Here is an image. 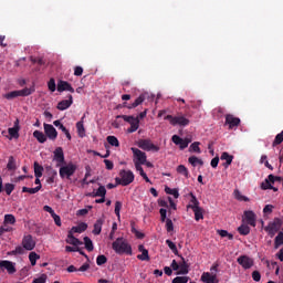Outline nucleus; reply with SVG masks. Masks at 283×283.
<instances>
[{
  "label": "nucleus",
  "instance_id": "f704fd0d",
  "mask_svg": "<svg viewBox=\"0 0 283 283\" xmlns=\"http://www.w3.org/2000/svg\"><path fill=\"white\" fill-rule=\"evenodd\" d=\"M221 160H226V167H229L233 163V156L229 155V153L224 151L221 155Z\"/></svg>",
  "mask_w": 283,
  "mask_h": 283
},
{
  "label": "nucleus",
  "instance_id": "423d86ee",
  "mask_svg": "<svg viewBox=\"0 0 283 283\" xmlns=\"http://www.w3.org/2000/svg\"><path fill=\"white\" fill-rule=\"evenodd\" d=\"M76 169H78V167L72 163H69L67 165L62 166L60 168V178L62 179L66 178L67 180H70V178H72V175L76 174Z\"/></svg>",
  "mask_w": 283,
  "mask_h": 283
},
{
  "label": "nucleus",
  "instance_id": "6e6d98bb",
  "mask_svg": "<svg viewBox=\"0 0 283 283\" xmlns=\"http://www.w3.org/2000/svg\"><path fill=\"white\" fill-rule=\"evenodd\" d=\"M24 249L23 245H18L11 253L12 255H23Z\"/></svg>",
  "mask_w": 283,
  "mask_h": 283
},
{
  "label": "nucleus",
  "instance_id": "5701e85b",
  "mask_svg": "<svg viewBox=\"0 0 283 283\" xmlns=\"http://www.w3.org/2000/svg\"><path fill=\"white\" fill-rule=\"evenodd\" d=\"M66 243L72 244L73 247H81V244H83V241H81L76 237H74V233L69 232Z\"/></svg>",
  "mask_w": 283,
  "mask_h": 283
},
{
  "label": "nucleus",
  "instance_id": "a878e982",
  "mask_svg": "<svg viewBox=\"0 0 283 283\" xmlns=\"http://www.w3.org/2000/svg\"><path fill=\"white\" fill-rule=\"evenodd\" d=\"M85 231H87V223L81 222L78 226L72 227L69 233H83Z\"/></svg>",
  "mask_w": 283,
  "mask_h": 283
},
{
  "label": "nucleus",
  "instance_id": "7ed1b4c3",
  "mask_svg": "<svg viewBox=\"0 0 283 283\" xmlns=\"http://www.w3.org/2000/svg\"><path fill=\"white\" fill-rule=\"evenodd\" d=\"M112 249L118 255H123V253H126V255H132V245H129V243H127V241L123 238H117L113 242Z\"/></svg>",
  "mask_w": 283,
  "mask_h": 283
},
{
  "label": "nucleus",
  "instance_id": "37998d69",
  "mask_svg": "<svg viewBox=\"0 0 283 283\" xmlns=\"http://www.w3.org/2000/svg\"><path fill=\"white\" fill-rule=\"evenodd\" d=\"M33 92H34V88H28V87L18 91L19 96H30Z\"/></svg>",
  "mask_w": 283,
  "mask_h": 283
},
{
  "label": "nucleus",
  "instance_id": "aec40b11",
  "mask_svg": "<svg viewBox=\"0 0 283 283\" xmlns=\"http://www.w3.org/2000/svg\"><path fill=\"white\" fill-rule=\"evenodd\" d=\"M72 103H74V99L72 97V95H69V99H63L60 103H57V109H60V112H65V109H70V107H72Z\"/></svg>",
  "mask_w": 283,
  "mask_h": 283
},
{
  "label": "nucleus",
  "instance_id": "a211bd4d",
  "mask_svg": "<svg viewBox=\"0 0 283 283\" xmlns=\"http://www.w3.org/2000/svg\"><path fill=\"white\" fill-rule=\"evenodd\" d=\"M57 92H71V94H74V87H72V84H70V82L60 80L57 82Z\"/></svg>",
  "mask_w": 283,
  "mask_h": 283
},
{
  "label": "nucleus",
  "instance_id": "a18cd8bd",
  "mask_svg": "<svg viewBox=\"0 0 283 283\" xmlns=\"http://www.w3.org/2000/svg\"><path fill=\"white\" fill-rule=\"evenodd\" d=\"M96 264L97 266H103V264H107V256L104 254H101L96 258Z\"/></svg>",
  "mask_w": 283,
  "mask_h": 283
},
{
  "label": "nucleus",
  "instance_id": "9d476101",
  "mask_svg": "<svg viewBox=\"0 0 283 283\" xmlns=\"http://www.w3.org/2000/svg\"><path fill=\"white\" fill-rule=\"evenodd\" d=\"M138 147L144 149V151H160V147L154 145L149 139H140L138 142Z\"/></svg>",
  "mask_w": 283,
  "mask_h": 283
},
{
  "label": "nucleus",
  "instance_id": "9b49d317",
  "mask_svg": "<svg viewBox=\"0 0 283 283\" xmlns=\"http://www.w3.org/2000/svg\"><path fill=\"white\" fill-rule=\"evenodd\" d=\"M238 264H240V266H242V269H244L245 271L251 269L254 264L253 259H251V256L249 255H241L237 259Z\"/></svg>",
  "mask_w": 283,
  "mask_h": 283
},
{
  "label": "nucleus",
  "instance_id": "338daca9",
  "mask_svg": "<svg viewBox=\"0 0 283 283\" xmlns=\"http://www.w3.org/2000/svg\"><path fill=\"white\" fill-rule=\"evenodd\" d=\"M171 140H172V143H174L175 145H179V144L182 143V138H181L180 136H178V135H174V136L171 137Z\"/></svg>",
  "mask_w": 283,
  "mask_h": 283
},
{
  "label": "nucleus",
  "instance_id": "5fc2aeb1",
  "mask_svg": "<svg viewBox=\"0 0 283 283\" xmlns=\"http://www.w3.org/2000/svg\"><path fill=\"white\" fill-rule=\"evenodd\" d=\"M189 282V276H177L172 280V283H187Z\"/></svg>",
  "mask_w": 283,
  "mask_h": 283
},
{
  "label": "nucleus",
  "instance_id": "4be33fe9",
  "mask_svg": "<svg viewBox=\"0 0 283 283\" xmlns=\"http://www.w3.org/2000/svg\"><path fill=\"white\" fill-rule=\"evenodd\" d=\"M143 103H145V95L142 94L139 95L135 102L130 105H127V103H124V107H127V109H135V107H138V105H143Z\"/></svg>",
  "mask_w": 283,
  "mask_h": 283
},
{
  "label": "nucleus",
  "instance_id": "bf43d9fd",
  "mask_svg": "<svg viewBox=\"0 0 283 283\" xmlns=\"http://www.w3.org/2000/svg\"><path fill=\"white\" fill-rule=\"evenodd\" d=\"M48 87H49L50 92H56V82L54 81V78H51L49 81Z\"/></svg>",
  "mask_w": 283,
  "mask_h": 283
},
{
  "label": "nucleus",
  "instance_id": "39448f33",
  "mask_svg": "<svg viewBox=\"0 0 283 283\" xmlns=\"http://www.w3.org/2000/svg\"><path fill=\"white\" fill-rule=\"evenodd\" d=\"M211 273L203 272L201 275V282L205 283H220L218 280V264H214L210 269Z\"/></svg>",
  "mask_w": 283,
  "mask_h": 283
},
{
  "label": "nucleus",
  "instance_id": "680f3d73",
  "mask_svg": "<svg viewBox=\"0 0 283 283\" xmlns=\"http://www.w3.org/2000/svg\"><path fill=\"white\" fill-rule=\"evenodd\" d=\"M252 280H254V282H260V280H262V274H260V271L252 272Z\"/></svg>",
  "mask_w": 283,
  "mask_h": 283
},
{
  "label": "nucleus",
  "instance_id": "72a5a7b5",
  "mask_svg": "<svg viewBox=\"0 0 283 283\" xmlns=\"http://www.w3.org/2000/svg\"><path fill=\"white\" fill-rule=\"evenodd\" d=\"M34 176L35 178H41L43 176V166L39 165V163H34Z\"/></svg>",
  "mask_w": 283,
  "mask_h": 283
},
{
  "label": "nucleus",
  "instance_id": "e433bc0d",
  "mask_svg": "<svg viewBox=\"0 0 283 283\" xmlns=\"http://www.w3.org/2000/svg\"><path fill=\"white\" fill-rule=\"evenodd\" d=\"M76 129L80 138L85 137V126L83 125V122H77L76 123Z\"/></svg>",
  "mask_w": 283,
  "mask_h": 283
},
{
  "label": "nucleus",
  "instance_id": "e2e57ef3",
  "mask_svg": "<svg viewBox=\"0 0 283 283\" xmlns=\"http://www.w3.org/2000/svg\"><path fill=\"white\" fill-rule=\"evenodd\" d=\"M159 213H160V218H161V222H167V209H164V208H161L160 210H159Z\"/></svg>",
  "mask_w": 283,
  "mask_h": 283
},
{
  "label": "nucleus",
  "instance_id": "f257e3e1",
  "mask_svg": "<svg viewBox=\"0 0 283 283\" xmlns=\"http://www.w3.org/2000/svg\"><path fill=\"white\" fill-rule=\"evenodd\" d=\"M180 262H176V260H172L170 268L165 266L164 273L168 276L174 275V271L176 272V275H187L189 273V263H187V260H185V256H180Z\"/></svg>",
  "mask_w": 283,
  "mask_h": 283
},
{
  "label": "nucleus",
  "instance_id": "4c0bfd02",
  "mask_svg": "<svg viewBox=\"0 0 283 283\" xmlns=\"http://www.w3.org/2000/svg\"><path fill=\"white\" fill-rule=\"evenodd\" d=\"M84 244L86 251H94V243L92 242V239H90V237H84Z\"/></svg>",
  "mask_w": 283,
  "mask_h": 283
},
{
  "label": "nucleus",
  "instance_id": "c03bdc74",
  "mask_svg": "<svg viewBox=\"0 0 283 283\" xmlns=\"http://www.w3.org/2000/svg\"><path fill=\"white\" fill-rule=\"evenodd\" d=\"M9 132V136H11V138H19V127L14 126L8 129Z\"/></svg>",
  "mask_w": 283,
  "mask_h": 283
},
{
  "label": "nucleus",
  "instance_id": "ea45409f",
  "mask_svg": "<svg viewBox=\"0 0 283 283\" xmlns=\"http://www.w3.org/2000/svg\"><path fill=\"white\" fill-rule=\"evenodd\" d=\"M189 151H195V154H202L200 150V142H195L190 145Z\"/></svg>",
  "mask_w": 283,
  "mask_h": 283
},
{
  "label": "nucleus",
  "instance_id": "603ef678",
  "mask_svg": "<svg viewBox=\"0 0 283 283\" xmlns=\"http://www.w3.org/2000/svg\"><path fill=\"white\" fill-rule=\"evenodd\" d=\"M17 96H20L19 91H12L10 93H7L4 95V98H7L8 101H12V98H17Z\"/></svg>",
  "mask_w": 283,
  "mask_h": 283
},
{
  "label": "nucleus",
  "instance_id": "3c124183",
  "mask_svg": "<svg viewBox=\"0 0 283 283\" xmlns=\"http://www.w3.org/2000/svg\"><path fill=\"white\" fill-rule=\"evenodd\" d=\"M4 191H6L7 196H11L12 191H14V184H6Z\"/></svg>",
  "mask_w": 283,
  "mask_h": 283
},
{
  "label": "nucleus",
  "instance_id": "1a4fd4ad",
  "mask_svg": "<svg viewBox=\"0 0 283 283\" xmlns=\"http://www.w3.org/2000/svg\"><path fill=\"white\" fill-rule=\"evenodd\" d=\"M134 156V164L145 165L147 163V154L138 148H130Z\"/></svg>",
  "mask_w": 283,
  "mask_h": 283
},
{
  "label": "nucleus",
  "instance_id": "774afa93",
  "mask_svg": "<svg viewBox=\"0 0 283 283\" xmlns=\"http://www.w3.org/2000/svg\"><path fill=\"white\" fill-rule=\"evenodd\" d=\"M74 76H83V69L81 66L74 67Z\"/></svg>",
  "mask_w": 283,
  "mask_h": 283
},
{
  "label": "nucleus",
  "instance_id": "2f4dec72",
  "mask_svg": "<svg viewBox=\"0 0 283 283\" xmlns=\"http://www.w3.org/2000/svg\"><path fill=\"white\" fill-rule=\"evenodd\" d=\"M166 244L167 247L170 249V251H172V253L175 255H178V258H180L181 255L178 253V248L176 247V243H174V241L167 239L166 240Z\"/></svg>",
  "mask_w": 283,
  "mask_h": 283
},
{
  "label": "nucleus",
  "instance_id": "4d7b16f0",
  "mask_svg": "<svg viewBox=\"0 0 283 283\" xmlns=\"http://www.w3.org/2000/svg\"><path fill=\"white\" fill-rule=\"evenodd\" d=\"M166 231L168 233H171V231H174V221H171V219L166 220Z\"/></svg>",
  "mask_w": 283,
  "mask_h": 283
},
{
  "label": "nucleus",
  "instance_id": "393cba45",
  "mask_svg": "<svg viewBox=\"0 0 283 283\" xmlns=\"http://www.w3.org/2000/svg\"><path fill=\"white\" fill-rule=\"evenodd\" d=\"M130 127L127 129L128 134H134V132H138V128L140 127V119L138 117L133 118V120L129 123Z\"/></svg>",
  "mask_w": 283,
  "mask_h": 283
},
{
  "label": "nucleus",
  "instance_id": "69168bd1",
  "mask_svg": "<svg viewBox=\"0 0 283 283\" xmlns=\"http://www.w3.org/2000/svg\"><path fill=\"white\" fill-rule=\"evenodd\" d=\"M51 218H53V220H54L56 227H61V217H60L59 214H56V212L53 213V214L51 216Z\"/></svg>",
  "mask_w": 283,
  "mask_h": 283
},
{
  "label": "nucleus",
  "instance_id": "473e14b6",
  "mask_svg": "<svg viewBox=\"0 0 283 283\" xmlns=\"http://www.w3.org/2000/svg\"><path fill=\"white\" fill-rule=\"evenodd\" d=\"M238 233H240V235H249V233H251V228L248 224H241L238 228Z\"/></svg>",
  "mask_w": 283,
  "mask_h": 283
},
{
  "label": "nucleus",
  "instance_id": "ddd939ff",
  "mask_svg": "<svg viewBox=\"0 0 283 283\" xmlns=\"http://www.w3.org/2000/svg\"><path fill=\"white\" fill-rule=\"evenodd\" d=\"M44 134L50 140H56L59 136V132H56V128L51 124H44Z\"/></svg>",
  "mask_w": 283,
  "mask_h": 283
},
{
  "label": "nucleus",
  "instance_id": "bb28decb",
  "mask_svg": "<svg viewBox=\"0 0 283 283\" xmlns=\"http://www.w3.org/2000/svg\"><path fill=\"white\" fill-rule=\"evenodd\" d=\"M33 138H36L38 143H41V144H43L48 140V136H45V134H43V132H41V130H34Z\"/></svg>",
  "mask_w": 283,
  "mask_h": 283
},
{
  "label": "nucleus",
  "instance_id": "052dcab7",
  "mask_svg": "<svg viewBox=\"0 0 283 283\" xmlns=\"http://www.w3.org/2000/svg\"><path fill=\"white\" fill-rule=\"evenodd\" d=\"M261 189H263V191H266V189H273V185L269 182V179H265L264 182L261 184Z\"/></svg>",
  "mask_w": 283,
  "mask_h": 283
},
{
  "label": "nucleus",
  "instance_id": "b1692460",
  "mask_svg": "<svg viewBox=\"0 0 283 283\" xmlns=\"http://www.w3.org/2000/svg\"><path fill=\"white\" fill-rule=\"evenodd\" d=\"M92 198H105L107 196V189H105V186H99L96 192L88 193Z\"/></svg>",
  "mask_w": 283,
  "mask_h": 283
},
{
  "label": "nucleus",
  "instance_id": "f03ea898",
  "mask_svg": "<svg viewBox=\"0 0 283 283\" xmlns=\"http://www.w3.org/2000/svg\"><path fill=\"white\" fill-rule=\"evenodd\" d=\"M190 196V203L187 206V209H191L195 213V220L200 222V220H205V209L200 208V201L196 198L193 192L189 193Z\"/></svg>",
  "mask_w": 283,
  "mask_h": 283
},
{
  "label": "nucleus",
  "instance_id": "4468645a",
  "mask_svg": "<svg viewBox=\"0 0 283 283\" xmlns=\"http://www.w3.org/2000/svg\"><path fill=\"white\" fill-rule=\"evenodd\" d=\"M53 154H54L53 160H56L57 163L56 167H61V165H65V154L63 153L62 147L55 148Z\"/></svg>",
  "mask_w": 283,
  "mask_h": 283
},
{
  "label": "nucleus",
  "instance_id": "13d9d810",
  "mask_svg": "<svg viewBox=\"0 0 283 283\" xmlns=\"http://www.w3.org/2000/svg\"><path fill=\"white\" fill-rule=\"evenodd\" d=\"M189 143H191V139L185 138L182 142L179 144V149H187L189 147Z\"/></svg>",
  "mask_w": 283,
  "mask_h": 283
},
{
  "label": "nucleus",
  "instance_id": "0e129e2a",
  "mask_svg": "<svg viewBox=\"0 0 283 283\" xmlns=\"http://www.w3.org/2000/svg\"><path fill=\"white\" fill-rule=\"evenodd\" d=\"M30 61L33 62V63H38V65H45V61L41 57H30Z\"/></svg>",
  "mask_w": 283,
  "mask_h": 283
},
{
  "label": "nucleus",
  "instance_id": "dca6fc26",
  "mask_svg": "<svg viewBox=\"0 0 283 283\" xmlns=\"http://www.w3.org/2000/svg\"><path fill=\"white\" fill-rule=\"evenodd\" d=\"M240 123H241L240 117H235L231 114L226 115L224 125H229V129H233V127H239Z\"/></svg>",
  "mask_w": 283,
  "mask_h": 283
},
{
  "label": "nucleus",
  "instance_id": "8fccbe9b",
  "mask_svg": "<svg viewBox=\"0 0 283 283\" xmlns=\"http://www.w3.org/2000/svg\"><path fill=\"white\" fill-rule=\"evenodd\" d=\"M132 233H134V235H135L138 240H143V238H145V233L138 231L134 226H132Z\"/></svg>",
  "mask_w": 283,
  "mask_h": 283
},
{
  "label": "nucleus",
  "instance_id": "09e8293b",
  "mask_svg": "<svg viewBox=\"0 0 283 283\" xmlns=\"http://www.w3.org/2000/svg\"><path fill=\"white\" fill-rule=\"evenodd\" d=\"M218 234L221 238H228V240H233V234L229 233V231H227V230H218Z\"/></svg>",
  "mask_w": 283,
  "mask_h": 283
},
{
  "label": "nucleus",
  "instance_id": "20e7f679",
  "mask_svg": "<svg viewBox=\"0 0 283 283\" xmlns=\"http://www.w3.org/2000/svg\"><path fill=\"white\" fill-rule=\"evenodd\" d=\"M134 172L132 170H120L119 177L115 178L116 185H122V187H127L134 182Z\"/></svg>",
  "mask_w": 283,
  "mask_h": 283
},
{
  "label": "nucleus",
  "instance_id": "6ab92c4d",
  "mask_svg": "<svg viewBox=\"0 0 283 283\" xmlns=\"http://www.w3.org/2000/svg\"><path fill=\"white\" fill-rule=\"evenodd\" d=\"M0 269H6L10 275L17 273V268L14 263L8 260L0 261Z\"/></svg>",
  "mask_w": 283,
  "mask_h": 283
},
{
  "label": "nucleus",
  "instance_id": "79ce46f5",
  "mask_svg": "<svg viewBox=\"0 0 283 283\" xmlns=\"http://www.w3.org/2000/svg\"><path fill=\"white\" fill-rule=\"evenodd\" d=\"M3 223L4 224H15L17 223V218H14L13 214H6Z\"/></svg>",
  "mask_w": 283,
  "mask_h": 283
},
{
  "label": "nucleus",
  "instance_id": "6e6552de",
  "mask_svg": "<svg viewBox=\"0 0 283 283\" xmlns=\"http://www.w3.org/2000/svg\"><path fill=\"white\" fill-rule=\"evenodd\" d=\"M280 229H282V219L280 218H274V220L264 228L271 238H273V235H275Z\"/></svg>",
  "mask_w": 283,
  "mask_h": 283
},
{
  "label": "nucleus",
  "instance_id": "0eeeda50",
  "mask_svg": "<svg viewBox=\"0 0 283 283\" xmlns=\"http://www.w3.org/2000/svg\"><path fill=\"white\" fill-rule=\"evenodd\" d=\"M165 120H169L170 125L176 127V125H180V127H187L189 125V119L185 116H172V115H167L164 117Z\"/></svg>",
  "mask_w": 283,
  "mask_h": 283
},
{
  "label": "nucleus",
  "instance_id": "864d4df0",
  "mask_svg": "<svg viewBox=\"0 0 283 283\" xmlns=\"http://www.w3.org/2000/svg\"><path fill=\"white\" fill-rule=\"evenodd\" d=\"M120 209H123V202L116 201L115 202V214L117 218H120Z\"/></svg>",
  "mask_w": 283,
  "mask_h": 283
},
{
  "label": "nucleus",
  "instance_id": "c9c22d12",
  "mask_svg": "<svg viewBox=\"0 0 283 283\" xmlns=\"http://www.w3.org/2000/svg\"><path fill=\"white\" fill-rule=\"evenodd\" d=\"M29 260L31 262V266H36V260H41V255L36 252H30Z\"/></svg>",
  "mask_w": 283,
  "mask_h": 283
},
{
  "label": "nucleus",
  "instance_id": "c756f323",
  "mask_svg": "<svg viewBox=\"0 0 283 283\" xmlns=\"http://www.w3.org/2000/svg\"><path fill=\"white\" fill-rule=\"evenodd\" d=\"M8 171H17V160L13 156L9 157L8 164H7Z\"/></svg>",
  "mask_w": 283,
  "mask_h": 283
},
{
  "label": "nucleus",
  "instance_id": "2eb2a0df",
  "mask_svg": "<svg viewBox=\"0 0 283 283\" xmlns=\"http://www.w3.org/2000/svg\"><path fill=\"white\" fill-rule=\"evenodd\" d=\"M243 220L247 222V224H250V227H255V224H256L255 212H253L251 210H245L243 212Z\"/></svg>",
  "mask_w": 283,
  "mask_h": 283
},
{
  "label": "nucleus",
  "instance_id": "de8ad7c7",
  "mask_svg": "<svg viewBox=\"0 0 283 283\" xmlns=\"http://www.w3.org/2000/svg\"><path fill=\"white\" fill-rule=\"evenodd\" d=\"M282 143H283V130L275 136L273 142V147L277 145H282Z\"/></svg>",
  "mask_w": 283,
  "mask_h": 283
},
{
  "label": "nucleus",
  "instance_id": "cd10ccee",
  "mask_svg": "<svg viewBox=\"0 0 283 283\" xmlns=\"http://www.w3.org/2000/svg\"><path fill=\"white\" fill-rule=\"evenodd\" d=\"M188 163L192 166V167H198V165H200V167H202V165H205V161H202V159H199L196 156H190L188 158Z\"/></svg>",
  "mask_w": 283,
  "mask_h": 283
},
{
  "label": "nucleus",
  "instance_id": "49530a36",
  "mask_svg": "<svg viewBox=\"0 0 283 283\" xmlns=\"http://www.w3.org/2000/svg\"><path fill=\"white\" fill-rule=\"evenodd\" d=\"M275 249H277L279 247H282L283 244V232H280L276 237H275Z\"/></svg>",
  "mask_w": 283,
  "mask_h": 283
},
{
  "label": "nucleus",
  "instance_id": "f3484780",
  "mask_svg": "<svg viewBox=\"0 0 283 283\" xmlns=\"http://www.w3.org/2000/svg\"><path fill=\"white\" fill-rule=\"evenodd\" d=\"M138 251L142 254L137 255V260H140L142 262H149V250L145 248V245L139 244L138 245Z\"/></svg>",
  "mask_w": 283,
  "mask_h": 283
},
{
  "label": "nucleus",
  "instance_id": "c85d7f7f",
  "mask_svg": "<svg viewBox=\"0 0 283 283\" xmlns=\"http://www.w3.org/2000/svg\"><path fill=\"white\" fill-rule=\"evenodd\" d=\"M42 185L36 186L35 188H28V187H22V193H30L33 196L34 193H39V190L42 189Z\"/></svg>",
  "mask_w": 283,
  "mask_h": 283
},
{
  "label": "nucleus",
  "instance_id": "412c9836",
  "mask_svg": "<svg viewBox=\"0 0 283 283\" xmlns=\"http://www.w3.org/2000/svg\"><path fill=\"white\" fill-rule=\"evenodd\" d=\"M103 224H105V219L99 218L94 223V229L92 231L93 235H101V231H103Z\"/></svg>",
  "mask_w": 283,
  "mask_h": 283
},
{
  "label": "nucleus",
  "instance_id": "f8f14e48",
  "mask_svg": "<svg viewBox=\"0 0 283 283\" xmlns=\"http://www.w3.org/2000/svg\"><path fill=\"white\" fill-rule=\"evenodd\" d=\"M22 247L25 251H33L34 247H36V241H34L31 234H27L22 239Z\"/></svg>",
  "mask_w": 283,
  "mask_h": 283
},
{
  "label": "nucleus",
  "instance_id": "58836bf2",
  "mask_svg": "<svg viewBox=\"0 0 283 283\" xmlns=\"http://www.w3.org/2000/svg\"><path fill=\"white\" fill-rule=\"evenodd\" d=\"M165 192L168 193V196H174V198H180V193L178 192V189H176V188L171 189L169 187H166Z\"/></svg>",
  "mask_w": 283,
  "mask_h": 283
},
{
  "label": "nucleus",
  "instance_id": "a19ab883",
  "mask_svg": "<svg viewBox=\"0 0 283 283\" xmlns=\"http://www.w3.org/2000/svg\"><path fill=\"white\" fill-rule=\"evenodd\" d=\"M177 172H179L181 176H185L186 178H189V169H187L185 165H179L177 167Z\"/></svg>",
  "mask_w": 283,
  "mask_h": 283
},
{
  "label": "nucleus",
  "instance_id": "7c9ffc66",
  "mask_svg": "<svg viewBox=\"0 0 283 283\" xmlns=\"http://www.w3.org/2000/svg\"><path fill=\"white\" fill-rule=\"evenodd\" d=\"M106 140L112 147H120V142H118L116 136H107Z\"/></svg>",
  "mask_w": 283,
  "mask_h": 283
}]
</instances>
